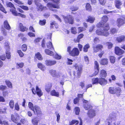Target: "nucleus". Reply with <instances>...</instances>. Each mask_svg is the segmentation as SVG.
Returning <instances> with one entry per match:
<instances>
[{
    "mask_svg": "<svg viewBox=\"0 0 125 125\" xmlns=\"http://www.w3.org/2000/svg\"><path fill=\"white\" fill-rule=\"evenodd\" d=\"M106 25V28H99L97 29L96 31V33L98 35H102L107 36L109 34V33L108 31L109 29V27Z\"/></svg>",
    "mask_w": 125,
    "mask_h": 125,
    "instance_id": "obj_1",
    "label": "nucleus"
},
{
    "mask_svg": "<svg viewBox=\"0 0 125 125\" xmlns=\"http://www.w3.org/2000/svg\"><path fill=\"white\" fill-rule=\"evenodd\" d=\"M110 116L111 118L109 117L107 120L108 123L107 125H110L111 123V125H119L120 124V121H117L115 117L114 118L113 117H111L110 115Z\"/></svg>",
    "mask_w": 125,
    "mask_h": 125,
    "instance_id": "obj_2",
    "label": "nucleus"
},
{
    "mask_svg": "<svg viewBox=\"0 0 125 125\" xmlns=\"http://www.w3.org/2000/svg\"><path fill=\"white\" fill-rule=\"evenodd\" d=\"M62 16L65 23H69L71 24H73V23L74 18L72 16L69 15L66 16H65L63 15Z\"/></svg>",
    "mask_w": 125,
    "mask_h": 125,
    "instance_id": "obj_3",
    "label": "nucleus"
},
{
    "mask_svg": "<svg viewBox=\"0 0 125 125\" xmlns=\"http://www.w3.org/2000/svg\"><path fill=\"white\" fill-rule=\"evenodd\" d=\"M125 23V16H121L120 18L117 19L116 23L117 26L120 27Z\"/></svg>",
    "mask_w": 125,
    "mask_h": 125,
    "instance_id": "obj_4",
    "label": "nucleus"
},
{
    "mask_svg": "<svg viewBox=\"0 0 125 125\" xmlns=\"http://www.w3.org/2000/svg\"><path fill=\"white\" fill-rule=\"evenodd\" d=\"M109 91L112 94H119L121 91V89L119 87H116L115 89L113 87H110L109 89Z\"/></svg>",
    "mask_w": 125,
    "mask_h": 125,
    "instance_id": "obj_5",
    "label": "nucleus"
},
{
    "mask_svg": "<svg viewBox=\"0 0 125 125\" xmlns=\"http://www.w3.org/2000/svg\"><path fill=\"white\" fill-rule=\"evenodd\" d=\"M11 11L12 13L15 16H19L22 18H25L26 16L24 14H22L20 13H18L16 11V8H13L12 9H11L10 10Z\"/></svg>",
    "mask_w": 125,
    "mask_h": 125,
    "instance_id": "obj_6",
    "label": "nucleus"
},
{
    "mask_svg": "<svg viewBox=\"0 0 125 125\" xmlns=\"http://www.w3.org/2000/svg\"><path fill=\"white\" fill-rule=\"evenodd\" d=\"M47 6L49 8L50 10H51L53 11H57L56 9L53 10L52 9V8L58 9L59 8V5L58 4H53L49 2L47 4Z\"/></svg>",
    "mask_w": 125,
    "mask_h": 125,
    "instance_id": "obj_7",
    "label": "nucleus"
},
{
    "mask_svg": "<svg viewBox=\"0 0 125 125\" xmlns=\"http://www.w3.org/2000/svg\"><path fill=\"white\" fill-rule=\"evenodd\" d=\"M88 117L90 119L93 118L96 115L95 111L93 109H90L87 113Z\"/></svg>",
    "mask_w": 125,
    "mask_h": 125,
    "instance_id": "obj_8",
    "label": "nucleus"
},
{
    "mask_svg": "<svg viewBox=\"0 0 125 125\" xmlns=\"http://www.w3.org/2000/svg\"><path fill=\"white\" fill-rule=\"evenodd\" d=\"M115 52L116 54L118 55H121L124 53V51L119 47H116L115 48Z\"/></svg>",
    "mask_w": 125,
    "mask_h": 125,
    "instance_id": "obj_9",
    "label": "nucleus"
},
{
    "mask_svg": "<svg viewBox=\"0 0 125 125\" xmlns=\"http://www.w3.org/2000/svg\"><path fill=\"white\" fill-rule=\"evenodd\" d=\"M79 52L78 49L76 48H74L70 53V54L73 56L78 55Z\"/></svg>",
    "mask_w": 125,
    "mask_h": 125,
    "instance_id": "obj_10",
    "label": "nucleus"
},
{
    "mask_svg": "<svg viewBox=\"0 0 125 125\" xmlns=\"http://www.w3.org/2000/svg\"><path fill=\"white\" fill-rule=\"evenodd\" d=\"M49 72L53 77L58 78L59 77L58 73L55 70H51L49 71Z\"/></svg>",
    "mask_w": 125,
    "mask_h": 125,
    "instance_id": "obj_11",
    "label": "nucleus"
},
{
    "mask_svg": "<svg viewBox=\"0 0 125 125\" xmlns=\"http://www.w3.org/2000/svg\"><path fill=\"white\" fill-rule=\"evenodd\" d=\"M19 118V115L16 114L15 115H11V120L14 122L17 123H18V120Z\"/></svg>",
    "mask_w": 125,
    "mask_h": 125,
    "instance_id": "obj_12",
    "label": "nucleus"
},
{
    "mask_svg": "<svg viewBox=\"0 0 125 125\" xmlns=\"http://www.w3.org/2000/svg\"><path fill=\"white\" fill-rule=\"evenodd\" d=\"M84 103H85V104L84 105V108L86 110H88L89 109H91L92 108V106L91 105L88 103H87L88 102V101L84 100L83 102Z\"/></svg>",
    "mask_w": 125,
    "mask_h": 125,
    "instance_id": "obj_13",
    "label": "nucleus"
},
{
    "mask_svg": "<svg viewBox=\"0 0 125 125\" xmlns=\"http://www.w3.org/2000/svg\"><path fill=\"white\" fill-rule=\"evenodd\" d=\"M34 110L35 111V113L36 112V114L37 115H40L42 114V111H41L40 108V107L37 105L34 106Z\"/></svg>",
    "mask_w": 125,
    "mask_h": 125,
    "instance_id": "obj_14",
    "label": "nucleus"
},
{
    "mask_svg": "<svg viewBox=\"0 0 125 125\" xmlns=\"http://www.w3.org/2000/svg\"><path fill=\"white\" fill-rule=\"evenodd\" d=\"M107 25V26L109 27L108 24L107 23H105L101 21L97 25V26L98 27H103L102 28L103 29L104 28H106V25Z\"/></svg>",
    "mask_w": 125,
    "mask_h": 125,
    "instance_id": "obj_15",
    "label": "nucleus"
},
{
    "mask_svg": "<svg viewBox=\"0 0 125 125\" xmlns=\"http://www.w3.org/2000/svg\"><path fill=\"white\" fill-rule=\"evenodd\" d=\"M36 5L37 6V10L39 11H41L43 10H46L47 9L46 7H43L41 4H39Z\"/></svg>",
    "mask_w": 125,
    "mask_h": 125,
    "instance_id": "obj_16",
    "label": "nucleus"
},
{
    "mask_svg": "<svg viewBox=\"0 0 125 125\" xmlns=\"http://www.w3.org/2000/svg\"><path fill=\"white\" fill-rule=\"evenodd\" d=\"M95 72L93 76L97 75L99 72V65L98 63H95L94 66Z\"/></svg>",
    "mask_w": 125,
    "mask_h": 125,
    "instance_id": "obj_17",
    "label": "nucleus"
},
{
    "mask_svg": "<svg viewBox=\"0 0 125 125\" xmlns=\"http://www.w3.org/2000/svg\"><path fill=\"white\" fill-rule=\"evenodd\" d=\"M116 40L119 42L124 41H125V36L123 35L119 36L117 37Z\"/></svg>",
    "mask_w": 125,
    "mask_h": 125,
    "instance_id": "obj_18",
    "label": "nucleus"
},
{
    "mask_svg": "<svg viewBox=\"0 0 125 125\" xmlns=\"http://www.w3.org/2000/svg\"><path fill=\"white\" fill-rule=\"evenodd\" d=\"M107 83V81L104 78H101L99 79V83L102 85H104Z\"/></svg>",
    "mask_w": 125,
    "mask_h": 125,
    "instance_id": "obj_19",
    "label": "nucleus"
},
{
    "mask_svg": "<svg viewBox=\"0 0 125 125\" xmlns=\"http://www.w3.org/2000/svg\"><path fill=\"white\" fill-rule=\"evenodd\" d=\"M122 2L120 0H115V7L118 9L121 8V6L122 5Z\"/></svg>",
    "mask_w": 125,
    "mask_h": 125,
    "instance_id": "obj_20",
    "label": "nucleus"
},
{
    "mask_svg": "<svg viewBox=\"0 0 125 125\" xmlns=\"http://www.w3.org/2000/svg\"><path fill=\"white\" fill-rule=\"evenodd\" d=\"M19 27L20 30L22 32H24L27 30L28 29L25 27L21 23H20L19 24Z\"/></svg>",
    "mask_w": 125,
    "mask_h": 125,
    "instance_id": "obj_21",
    "label": "nucleus"
},
{
    "mask_svg": "<svg viewBox=\"0 0 125 125\" xmlns=\"http://www.w3.org/2000/svg\"><path fill=\"white\" fill-rule=\"evenodd\" d=\"M36 91L37 94L39 97H40L42 95V93L37 86H36Z\"/></svg>",
    "mask_w": 125,
    "mask_h": 125,
    "instance_id": "obj_22",
    "label": "nucleus"
},
{
    "mask_svg": "<svg viewBox=\"0 0 125 125\" xmlns=\"http://www.w3.org/2000/svg\"><path fill=\"white\" fill-rule=\"evenodd\" d=\"M51 94L53 96H54L58 97L59 96V94L58 92H56L54 90L52 91L51 92Z\"/></svg>",
    "mask_w": 125,
    "mask_h": 125,
    "instance_id": "obj_23",
    "label": "nucleus"
},
{
    "mask_svg": "<svg viewBox=\"0 0 125 125\" xmlns=\"http://www.w3.org/2000/svg\"><path fill=\"white\" fill-rule=\"evenodd\" d=\"M52 86V84L50 83H49L46 85L45 89L47 92H50Z\"/></svg>",
    "mask_w": 125,
    "mask_h": 125,
    "instance_id": "obj_24",
    "label": "nucleus"
},
{
    "mask_svg": "<svg viewBox=\"0 0 125 125\" xmlns=\"http://www.w3.org/2000/svg\"><path fill=\"white\" fill-rule=\"evenodd\" d=\"M107 75L106 72L104 70H102L100 72V77L101 78L105 77Z\"/></svg>",
    "mask_w": 125,
    "mask_h": 125,
    "instance_id": "obj_25",
    "label": "nucleus"
},
{
    "mask_svg": "<svg viewBox=\"0 0 125 125\" xmlns=\"http://www.w3.org/2000/svg\"><path fill=\"white\" fill-rule=\"evenodd\" d=\"M74 66L78 71H82V65L75 64Z\"/></svg>",
    "mask_w": 125,
    "mask_h": 125,
    "instance_id": "obj_26",
    "label": "nucleus"
},
{
    "mask_svg": "<svg viewBox=\"0 0 125 125\" xmlns=\"http://www.w3.org/2000/svg\"><path fill=\"white\" fill-rule=\"evenodd\" d=\"M4 27L7 30H9L10 29V27L7 21H5L4 22Z\"/></svg>",
    "mask_w": 125,
    "mask_h": 125,
    "instance_id": "obj_27",
    "label": "nucleus"
},
{
    "mask_svg": "<svg viewBox=\"0 0 125 125\" xmlns=\"http://www.w3.org/2000/svg\"><path fill=\"white\" fill-rule=\"evenodd\" d=\"M38 66V68L40 69L42 71H44L46 69L44 66L41 63H39Z\"/></svg>",
    "mask_w": 125,
    "mask_h": 125,
    "instance_id": "obj_28",
    "label": "nucleus"
},
{
    "mask_svg": "<svg viewBox=\"0 0 125 125\" xmlns=\"http://www.w3.org/2000/svg\"><path fill=\"white\" fill-rule=\"evenodd\" d=\"M28 107L31 110L33 111L34 113H35V111L34 110V106H33V104L31 102H29L28 103Z\"/></svg>",
    "mask_w": 125,
    "mask_h": 125,
    "instance_id": "obj_29",
    "label": "nucleus"
},
{
    "mask_svg": "<svg viewBox=\"0 0 125 125\" xmlns=\"http://www.w3.org/2000/svg\"><path fill=\"white\" fill-rule=\"evenodd\" d=\"M46 46L48 48L51 50H52V49H54L52 43L51 42H50L47 43L46 44Z\"/></svg>",
    "mask_w": 125,
    "mask_h": 125,
    "instance_id": "obj_30",
    "label": "nucleus"
},
{
    "mask_svg": "<svg viewBox=\"0 0 125 125\" xmlns=\"http://www.w3.org/2000/svg\"><path fill=\"white\" fill-rule=\"evenodd\" d=\"M108 20V18L107 16H103L102 18V22H103L104 23H105Z\"/></svg>",
    "mask_w": 125,
    "mask_h": 125,
    "instance_id": "obj_31",
    "label": "nucleus"
},
{
    "mask_svg": "<svg viewBox=\"0 0 125 125\" xmlns=\"http://www.w3.org/2000/svg\"><path fill=\"white\" fill-rule=\"evenodd\" d=\"M92 82L93 84H98L99 82V79L98 78H93L92 80Z\"/></svg>",
    "mask_w": 125,
    "mask_h": 125,
    "instance_id": "obj_32",
    "label": "nucleus"
},
{
    "mask_svg": "<svg viewBox=\"0 0 125 125\" xmlns=\"http://www.w3.org/2000/svg\"><path fill=\"white\" fill-rule=\"evenodd\" d=\"M10 51V50H6L5 51L6 57L8 59H9L10 58L11 56Z\"/></svg>",
    "mask_w": 125,
    "mask_h": 125,
    "instance_id": "obj_33",
    "label": "nucleus"
},
{
    "mask_svg": "<svg viewBox=\"0 0 125 125\" xmlns=\"http://www.w3.org/2000/svg\"><path fill=\"white\" fill-rule=\"evenodd\" d=\"M35 56L39 60H42V58L40 53L38 52L35 54Z\"/></svg>",
    "mask_w": 125,
    "mask_h": 125,
    "instance_id": "obj_34",
    "label": "nucleus"
},
{
    "mask_svg": "<svg viewBox=\"0 0 125 125\" xmlns=\"http://www.w3.org/2000/svg\"><path fill=\"white\" fill-rule=\"evenodd\" d=\"M45 52L47 54L49 55H52L53 54V52L52 51H50L48 49H45Z\"/></svg>",
    "mask_w": 125,
    "mask_h": 125,
    "instance_id": "obj_35",
    "label": "nucleus"
},
{
    "mask_svg": "<svg viewBox=\"0 0 125 125\" xmlns=\"http://www.w3.org/2000/svg\"><path fill=\"white\" fill-rule=\"evenodd\" d=\"M51 25V28H53V25H54V27L56 28H58V24L56 23L55 22H51L50 23Z\"/></svg>",
    "mask_w": 125,
    "mask_h": 125,
    "instance_id": "obj_36",
    "label": "nucleus"
},
{
    "mask_svg": "<svg viewBox=\"0 0 125 125\" xmlns=\"http://www.w3.org/2000/svg\"><path fill=\"white\" fill-rule=\"evenodd\" d=\"M90 47V46L89 44H87L85 45L83 47V50L84 52H87L88 51V49Z\"/></svg>",
    "mask_w": 125,
    "mask_h": 125,
    "instance_id": "obj_37",
    "label": "nucleus"
},
{
    "mask_svg": "<svg viewBox=\"0 0 125 125\" xmlns=\"http://www.w3.org/2000/svg\"><path fill=\"white\" fill-rule=\"evenodd\" d=\"M4 48L5 50H10L9 44L7 42H5L4 43Z\"/></svg>",
    "mask_w": 125,
    "mask_h": 125,
    "instance_id": "obj_38",
    "label": "nucleus"
},
{
    "mask_svg": "<svg viewBox=\"0 0 125 125\" xmlns=\"http://www.w3.org/2000/svg\"><path fill=\"white\" fill-rule=\"evenodd\" d=\"M71 32L73 34H76L77 32L76 28L74 27H72L71 28Z\"/></svg>",
    "mask_w": 125,
    "mask_h": 125,
    "instance_id": "obj_39",
    "label": "nucleus"
},
{
    "mask_svg": "<svg viewBox=\"0 0 125 125\" xmlns=\"http://www.w3.org/2000/svg\"><path fill=\"white\" fill-rule=\"evenodd\" d=\"M5 82L8 87L10 88H12V83L9 81L6 80L5 81Z\"/></svg>",
    "mask_w": 125,
    "mask_h": 125,
    "instance_id": "obj_40",
    "label": "nucleus"
},
{
    "mask_svg": "<svg viewBox=\"0 0 125 125\" xmlns=\"http://www.w3.org/2000/svg\"><path fill=\"white\" fill-rule=\"evenodd\" d=\"M95 19L94 17L89 16L88 17V19L87 21L90 23H93L95 20Z\"/></svg>",
    "mask_w": 125,
    "mask_h": 125,
    "instance_id": "obj_41",
    "label": "nucleus"
},
{
    "mask_svg": "<svg viewBox=\"0 0 125 125\" xmlns=\"http://www.w3.org/2000/svg\"><path fill=\"white\" fill-rule=\"evenodd\" d=\"M38 120L36 118L32 120V123L34 125H37L38 122Z\"/></svg>",
    "mask_w": 125,
    "mask_h": 125,
    "instance_id": "obj_42",
    "label": "nucleus"
},
{
    "mask_svg": "<svg viewBox=\"0 0 125 125\" xmlns=\"http://www.w3.org/2000/svg\"><path fill=\"white\" fill-rule=\"evenodd\" d=\"M78 8L75 6H72L70 8V9L72 11H76L78 9Z\"/></svg>",
    "mask_w": 125,
    "mask_h": 125,
    "instance_id": "obj_43",
    "label": "nucleus"
},
{
    "mask_svg": "<svg viewBox=\"0 0 125 125\" xmlns=\"http://www.w3.org/2000/svg\"><path fill=\"white\" fill-rule=\"evenodd\" d=\"M79 123V122L78 121L76 120H73L70 123V125H73L75 124V125H77Z\"/></svg>",
    "mask_w": 125,
    "mask_h": 125,
    "instance_id": "obj_44",
    "label": "nucleus"
},
{
    "mask_svg": "<svg viewBox=\"0 0 125 125\" xmlns=\"http://www.w3.org/2000/svg\"><path fill=\"white\" fill-rule=\"evenodd\" d=\"M23 65V63H17L16 67L17 68L19 69L22 68Z\"/></svg>",
    "mask_w": 125,
    "mask_h": 125,
    "instance_id": "obj_45",
    "label": "nucleus"
},
{
    "mask_svg": "<svg viewBox=\"0 0 125 125\" xmlns=\"http://www.w3.org/2000/svg\"><path fill=\"white\" fill-rule=\"evenodd\" d=\"M7 6L8 7H10L11 8L10 9V10L11 11V9H12L13 8H15L14 7V5L10 2H9L7 3Z\"/></svg>",
    "mask_w": 125,
    "mask_h": 125,
    "instance_id": "obj_46",
    "label": "nucleus"
},
{
    "mask_svg": "<svg viewBox=\"0 0 125 125\" xmlns=\"http://www.w3.org/2000/svg\"><path fill=\"white\" fill-rule=\"evenodd\" d=\"M75 114L77 115H78L79 114L80 111V110L79 107H75Z\"/></svg>",
    "mask_w": 125,
    "mask_h": 125,
    "instance_id": "obj_47",
    "label": "nucleus"
},
{
    "mask_svg": "<svg viewBox=\"0 0 125 125\" xmlns=\"http://www.w3.org/2000/svg\"><path fill=\"white\" fill-rule=\"evenodd\" d=\"M0 10L5 13H6L7 12L2 5L0 3Z\"/></svg>",
    "mask_w": 125,
    "mask_h": 125,
    "instance_id": "obj_48",
    "label": "nucleus"
},
{
    "mask_svg": "<svg viewBox=\"0 0 125 125\" xmlns=\"http://www.w3.org/2000/svg\"><path fill=\"white\" fill-rule=\"evenodd\" d=\"M27 46L26 44H24L22 46V49L23 51H25L27 49Z\"/></svg>",
    "mask_w": 125,
    "mask_h": 125,
    "instance_id": "obj_49",
    "label": "nucleus"
},
{
    "mask_svg": "<svg viewBox=\"0 0 125 125\" xmlns=\"http://www.w3.org/2000/svg\"><path fill=\"white\" fill-rule=\"evenodd\" d=\"M110 61L111 62H115V58L114 56H111L110 58Z\"/></svg>",
    "mask_w": 125,
    "mask_h": 125,
    "instance_id": "obj_50",
    "label": "nucleus"
},
{
    "mask_svg": "<svg viewBox=\"0 0 125 125\" xmlns=\"http://www.w3.org/2000/svg\"><path fill=\"white\" fill-rule=\"evenodd\" d=\"M9 105L11 108L12 109L13 108L14 102L13 100H11L10 101L9 103Z\"/></svg>",
    "mask_w": 125,
    "mask_h": 125,
    "instance_id": "obj_51",
    "label": "nucleus"
},
{
    "mask_svg": "<svg viewBox=\"0 0 125 125\" xmlns=\"http://www.w3.org/2000/svg\"><path fill=\"white\" fill-rule=\"evenodd\" d=\"M86 7L87 10L89 11L91 10V8L90 4L89 3H87L86 4Z\"/></svg>",
    "mask_w": 125,
    "mask_h": 125,
    "instance_id": "obj_52",
    "label": "nucleus"
},
{
    "mask_svg": "<svg viewBox=\"0 0 125 125\" xmlns=\"http://www.w3.org/2000/svg\"><path fill=\"white\" fill-rule=\"evenodd\" d=\"M117 30L115 28H113L111 29L110 32L113 34H114L117 32Z\"/></svg>",
    "mask_w": 125,
    "mask_h": 125,
    "instance_id": "obj_53",
    "label": "nucleus"
},
{
    "mask_svg": "<svg viewBox=\"0 0 125 125\" xmlns=\"http://www.w3.org/2000/svg\"><path fill=\"white\" fill-rule=\"evenodd\" d=\"M53 56L54 58L58 60L61 59V56L59 55L57 53L55 55H53Z\"/></svg>",
    "mask_w": 125,
    "mask_h": 125,
    "instance_id": "obj_54",
    "label": "nucleus"
},
{
    "mask_svg": "<svg viewBox=\"0 0 125 125\" xmlns=\"http://www.w3.org/2000/svg\"><path fill=\"white\" fill-rule=\"evenodd\" d=\"M46 23V20H44L43 21H40L39 24L41 25H44Z\"/></svg>",
    "mask_w": 125,
    "mask_h": 125,
    "instance_id": "obj_55",
    "label": "nucleus"
},
{
    "mask_svg": "<svg viewBox=\"0 0 125 125\" xmlns=\"http://www.w3.org/2000/svg\"><path fill=\"white\" fill-rule=\"evenodd\" d=\"M1 30V32L4 35H6L7 34V32L3 28H2Z\"/></svg>",
    "mask_w": 125,
    "mask_h": 125,
    "instance_id": "obj_56",
    "label": "nucleus"
},
{
    "mask_svg": "<svg viewBox=\"0 0 125 125\" xmlns=\"http://www.w3.org/2000/svg\"><path fill=\"white\" fill-rule=\"evenodd\" d=\"M17 52L21 57H22L23 56L24 54L21 50H18L17 51Z\"/></svg>",
    "mask_w": 125,
    "mask_h": 125,
    "instance_id": "obj_57",
    "label": "nucleus"
},
{
    "mask_svg": "<svg viewBox=\"0 0 125 125\" xmlns=\"http://www.w3.org/2000/svg\"><path fill=\"white\" fill-rule=\"evenodd\" d=\"M56 114L57 118V121L58 123H59L60 118V115L57 112H56Z\"/></svg>",
    "mask_w": 125,
    "mask_h": 125,
    "instance_id": "obj_58",
    "label": "nucleus"
},
{
    "mask_svg": "<svg viewBox=\"0 0 125 125\" xmlns=\"http://www.w3.org/2000/svg\"><path fill=\"white\" fill-rule=\"evenodd\" d=\"M106 44L108 46L109 49L111 48L113 46V45L111 42H108L106 43Z\"/></svg>",
    "mask_w": 125,
    "mask_h": 125,
    "instance_id": "obj_59",
    "label": "nucleus"
},
{
    "mask_svg": "<svg viewBox=\"0 0 125 125\" xmlns=\"http://www.w3.org/2000/svg\"><path fill=\"white\" fill-rule=\"evenodd\" d=\"M79 32H80L85 30V29L83 27H79L78 29Z\"/></svg>",
    "mask_w": 125,
    "mask_h": 125,
    "instance_id": "obj_60",
    "label": "nucleus"
},
{
    "mask_svg": "<svg viewBox=\"0 0 125 125\" xmlns=\"http://www.w3.org/2000/svg\"><path fill=\"white\" fill-rule=\"evenodd\" d=\"M79 99L78 98H76L73 100L74 104H77L79 101Z\"/></svg>",
    "mask_w": 125,
    "mask_h": 125,
    "instance_id": "obj_61",
    "label": "nucleus"
},
{
    "mask_svg": "<svg viewBox=\"0 0 125 125\" xmlns=\"http://www.w3.org/2000/svg\"><path fill=\"white\" fill-rule=\"evenodd\" d=\"M15 108L16 110L17 111H19V105L18 103H16L15 105Z\"/></svg>",
    "mask_w": 125,
    "mask_h": 125,
    "instance_id": "obj_62",
    "label": "nucleus"
},
{
    "mask_svg": "<svg viewBox=\"0 0 125 125\" xmlns=\"http://www.w3.org/2000/svg\"><path fill=\"white\" fill-rule=\"evenodd\" d=\"M96 46L99 51V50H101L103 48V46L102 45L98 44Z\"/></svg>",
    "mask_w": 125,
    "mask_h": 125,
    "instance_id": "obj_63",
    "label": "nucleus"
},
{
    "mask_svg": "<svg viewBox=\"0 0 125 125\" xmlns=\"http://www.w3.org/2000/svg\"><path fill=\"white\" fill-rule=\"evenodd\" d=\"M6 87L5 86L1 85L0 86V90L2 91L4 90L6 88Z\"/></svg>",
    "mask_w": 125,
    "mask_h": 125,
    "instance_id": "obj_64",
    "label": "nucleus"
}]
</instances>
